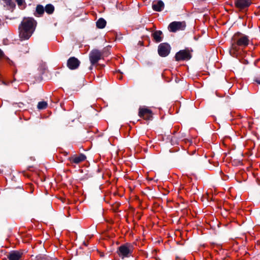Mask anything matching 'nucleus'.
<instances>
[{
  "label": "nucleus",
  "mask_w": 260,
  "mask_h": 260,
  "mask_svg": "<svg viewBox=\"0 0 260 260\" xmlns=\"http://www.w3.org/2000/svg\"><path fill=\"white\" fill-rule=\"evenodd\" d=\"M249 43L250 40L248 36L239 32L235 34L231 40L230 54L234 57H237L241 54Z\"/></svg>",
  "instance_id": "f257e3e1"
},
{
  "label": "nucleus",
  "mask_w": 260,
  "mask_h": 260,
  "mask_svg": "<svg viewBox=\"0 0 260 260\" xmlns=\"http://www.w3.org/2000/svg\"><path fill=\"white\" fill-rule=\"evenodd\" d=\"M37 21L31 17L24 18L19 26V36L22 40H28L34 32Z\"/></svg>",
  "instance_id": "f03ea898"
},
{
  "label": "nucleus",
  "mask_w": 260,
  "mask_h": 260,
  "mask_svg": "<svg viewBox=\"0 0 260 260\" xmlns=\"http://www.w3.org/2000/svg\"><path fill=\"white\" fill-rule=\"evenodd\" d=\"M134 251L133 244L126 243L118 247L117 253L118 255L122 259L129 257L132 255Z\"/></svg>",
  "instance_id": "7ed1b4c3"
},
{
  "label": "nucleus",
  "mask_w": 260,
  "mask_h": 260,
  "mask_svg": "<svg viewBox=\"0 0 260 260\" xmlns=\"http://www.w3.org/2000/svg\"><path fill=\"white\" fill-rule=\"evenodd\" d=\"M138 115L146 120H150L152 119V112L148 108L140 107L139 109Z\"/></svg>",
  "instance_id": "20e7f679"
},
{
  "label": "nucleus",
  "mask_w": 260,
  "mask_h": 260,
  "mask_svg": "<svg viewBox=\"0 0 260 260\" xmlns=\"http://www.w3.org/2000/svg\"><path fill=\"white\" fill-rule=\"evenodd\" d=\"M171 50L170 45L167 43H161L158 47V53L161 57L168 56Z\"/></svg>",
  "instance_id": "39448f33"
},
{
  "label": "nucleus",
  "mask_w": 260,
  "mask_h": 260,
  "mask_svg": "<svg viewBox=\"0 0 260 260\" xmlns=\"http://www.w3.org/2000/svg\"><path fill=\"white\" fill-rule=\"evenodd\" d=\"M186 27L185 22L184 21H174L171 22L168 27L169 30L171 32H176L177 30H183Z\"/></svg>",
  "instance_id": "423d86ee"
},
{
  "label": "nucleus",
  "mask_w": 260,
  "mask_h": 260,
  "mask_svg": "<svg viewBox=\"0 0 260 260\" xmlns=\"http://www.w3.org/2000/svg\"><path fill=\"white\" fill-rule=\"evenodd\" d=\"M252 0H235V7L240 11L247 9L252 4Z\"/></svg>",
  "instance_id": "0eeeda50"
},
{
  "label": "nucleus",
  "mask_w": 260,
  "mask_h": 260,
  "mask_svg": "<svg viewBox=\"0 0 260 260\" xmlns=\"http://www.w3.org/2000/svg\"><path fill=\"white\" fill-rule=\"evenodd\" d=\"M191 57V55L188 50H180L175 55V59L177 61L189 60Z\"/></svg>",
  "instance_id": "6e6552de"
},
{
  "label": "nucleus",
  "mask_w": 260,
  "mask_h": 260,
  "mask_svg": "<svg viewBox=\"0 0 260 260\" xmlns=\"http://www.w3.org/2000/svg\"><path fill=\"white\" fill-rule=\"evenodd\" d=\"M102 53L98 50H92L89 54V60L91 65L96 63L102 58Z\"/></svg>",
  "instance_id": "1a4fd4ad"
},
{
  "label": "nucleus",
  "mask_w": 260,
  "mask_h": 260,
  "mask_svg": "<svg viewBox=\"0 0 260 260\" xmlns=\"http://www.w3.org/2000/svg\"><path fill=\"white\" fill-rule=\"evenodd\" d=\"M80 63V61L75 57H71L67 62V66L71 70H75L78 68Z\"/></svg>",
  "instance_id": "9d476101"
},
{
  "label": "nucleus",
  "mask_w": 260,
  "mask_h": 260,
  "mask_svg": "<svg viewBox=\"0 0 260 260\" xmlns=\"http://www.w3.org/2000/svg\"><path fill=\"white\" fill-rule=\"evenodd\" d=\"M86 156L83 154H80L79 155H74L71 157H69L68 159L71 164L74 163L78 164L83 161L86 159Z\"/></svg>",
  "instance_id": "9b49d317"
},
{
  "label": "nucleus",
  "mask_w": 260,
  "mask_h": 260,
  "mask_svg": "<svg viewBox=\"0 0 260 260\" xmlns=\"http://www.w3.org/2000/svg\"><path fill=\"white\" fill-rule=\"evenodd\" d=\"M22 255V252L19 251H11L8 255L9 260H19Z\"/></svg>",
  "instance_id": "f8f14e48"
},
{
  "label": "nucleus",
  "mask_w": 260,
  "mask_h": 260,
  "mask_svg": "<svg viewBox=\"0 0 260 260\" xmlns=\"http://www.w3.org/2000/svg\"><path fill=\"white\" fill-rule=\"evenodd\" d=\"M152 9L155 11H161L164 7V4L161 1L153 2L152 6Z\"/></svg>",
  "instance_id": "ddd939ff"
},
{
  "label": "nucleus",
  "mask_w": 260,
  "mask_h": 260,
  "mask_svg": "<svg viewBox=\"0 0 260 260\" xmlns=\"http://www.w3.org/2000/svg\"><path fill=\"white\" fill-rule=\"evenodd\" d=\"M152 36L156 43L160 42L162 40V32L160 30H156L152 34Z\"/></svg>",
  "instance_id": "4468645a"
},
{
  "label": "nucleus",
  "mask_w": 260,
  "mask_h": 260,
  "mask_svg": "<svg viewBox=\"0 0 260 260\" xmlns=\"http://www.w3.org/2000/svg\"><path fill=\"white\" fill-rule=\"evenodd\" d=\"M45 11L44 8L42 5H38L36 7V12L34 15L36 16L40 17L42 16Z\"/></svg>",
  "instance_id": "2eb2a0df"
},
{
  "label": "nucleus",
  "mask_w": 260,
  "mask_h": 260,
  "mask_svg": "<svg viewBox=\"0 0 260 260\" xmlns=\"http://www.w3.org/2000/svg\"><path fill=\"white\" fill-rule=\"evenodd\" d=\"M96 26L99 28H103L106 25V21L103 18H100L96 22Z\"/></svg>",
  "instance_id": "dca6fc26"
},
{
  "label": "nucleus",
  "mask_w": 260,
  "mask_h": 260,
  "mask_svg": "<svg viewBox=\"0 0 260 260\" xmlns=\"http://www.w3.org/2000/svg\"><path fill=\"white\" fill-rule=\"evenodd\" d=\"M44 10L48 14H51L54 11V7L51 4H48L44 8Z\"/></svg>",
  "instance_id": "f3484780"
},
{
  "label": "nucleus",
  "mask_w": 260,
  "mask_h": 260,
  "mask_svg": "<svg viewBox=\"0 0 260 260\" xmlns=\"http://www.w3.org/2000/svg\"><path fill=\"white\" fill-rule=\"evenodd\" d=\"M47 107V103L46 102H40L38 103L37 107L39 109H44Z\"/></svg>",
  "instance_id": "a211bd4d"
},
{
  "label": "nucleus",
  "mask_w": 260,
  "mask_h": 260,
  "mask_svg": "<svg viewBox=\"0 0 260 260\" xmlns=\"http://www.w3.org/2000/svg\"><path fill=\"white\" fill-rule=\"evenodd\" d=\"M38 260H58L57 258L52 259V258L46 255L39 256L37 257Z\"/></svg>",
  "instance_id": "6ab92c4d"
},
{
  "label": "nucleus",
  "mask_w": 260,
  "mask_h": 260,
  "mask_svg": "<svg viewBox=\"0 0 260 260\" xmlns=\"http://www.w3.org/2000/svg\"><path fill=\"white\" fill-rule=\"evenodd\" d=\"M4 1L6 5L9 6L11 7H13L14 6V3L12 2V0H3Z\"/></svg>",
  "instance_id": "aec40b11"
},
{
  "label": "nucleus",
  "mask_w": 260,
  "mask_h": 260,
  "mask_svg": "<svg viewBox=\"0 0 260 260\" xmlns=\"http://www.w3.org/2000/svg\"><path fill=\"white\" fill-rule=\"evenodd\" d=\"M18 5L19 7H24L25 5L24 0H16Z\"/></svg>",
  "instance_id": "412c9836"
},
{
  "label": "nucleus",
  "mask_w": 260,
  "mask_h": 260,
  "mask_svg": "<svg viewBox=\"0 0 260 260\" xmlns=\"http://www.w3.org/2000/svg\"><path fill=\"white\" fill-rule=\"evenodd\" d=\"M255 81L257 82L258 84H260V79H256Z\"/></svg>",
  "instance_id": "4be33fe9"
},
{
  "label": "nucleus",
  "mask_w": 260,
  "mask_h": 260,
  "mask_svg": "<svg viewBox=\"0 0 260 260\" xmlns=\"http://www.w3.org/2000/svg\"><path fill=\"white\" fill-rule=\"evenodd\" d=\"M3 55V53L2 51L0 49V57H2Z\"/></svg>",
  "instance_id": "5701e85b"
}]
</instances>
